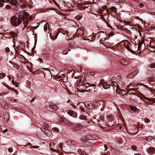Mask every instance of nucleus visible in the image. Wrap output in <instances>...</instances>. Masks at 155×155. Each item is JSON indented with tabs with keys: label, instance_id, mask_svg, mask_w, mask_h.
Listing matches in <instances>:
<instances>
[{
	"label": "nucleus",
	"instance_id": "9b49d317",
	"mask_svg": "<svg viewBox=\"0 0 155 155\" xmlns=\"http://www.w3.org/2000/svg\"><path fill=\"white\" fill-rule=\"evenodd\" d=\"M49 107L54 110H57L58 109L57 107L55 105H51L49 106Z\"/></svg>",
	"mask_w": 155,
	"mask_h": 155
},
{
	"label": "nucleus",
	"instance_id": "c756f323",
	"mask_svg": "<svg viewBox=\"0 0 155 155\" xmlns=\"http://www.w3.org/2000/svg\"><path fill=\"white\" fill-rule=\"evenodd\" d=\"M111 9L113 10V11H115L116 10V8L115 7H111Z\"/></svg>",
	"mask_w": 155,
	"mask_h": 155
},
{
	"label": "nucleus",
	"instance_id": "f03ea898",
	"mask_svg": "<svg viewBox=\"0 0 155 155\" xmlns=\"http://www.w3.org/2000/svg\"><path fill=\"white\" fill-rule=\"evenodd\" d=\"M41 130L48 137L50 138L52 137V134L51 131L43 128H41Z\"/></svg>",
	"mask_w": 155,
	"mask_h": 155
},
{
	"label": "nucleus",
	"instance_id": "79ce46f5",
	"mask_svg": "<svg viewBox=\"0 0 155 155\" xmlns=\"http://www.w3.org/2000/svg\"><path fill=\"white\" fill-rule=\"evenodd\" d=\"M128 44L129 45H130V43L129 42H127V45H128Z\"/></svg>",
	"mask_w": 155,
	"mask_h": 155
},
{
	"label": "nucleus",
	"instance_id": "2f4dec72",
	"mask_svg": "<svg viewBox=\"0 0 155 155\" xmlns=\"http://www.w3.org/2000/svg\"><path fill=\"white\" fill-rule=\"evenodd\" d=\"M90 138V139H92L91 136H87V138H86L87 139V138Z\"/></svg>",
	"mask_w": 155,
	"mask_h": 155
},
{
	"label": "nucleus",
	"instance_id": "412c9836",
	"mask_svg": "<svg viewBox=\"0 0 155 155\" xmlns=\"http://www.w3.org/2000/svg\"><path fill=\"white\" fill-rule=\"evenodd\" d=\"M8 150L9 152H12L13 150V149L11 147H9L8 148Z\"/></svg>",
	"mask_w": 155,
	"mask_h": 155
},
{
	"label": "nucleus",
	"instance_id": "c9c22d12",
	"mask_svg": "<svg viewBox=\"0 0 155 155\" xmlns=\"http://www.w3.org/2000/svg\"><path fill=\"white\" fill-rule=\"evenodd\" d=\"M7 131V130L6 129L5 130H3L4 133H5Z\"/></svg>",
	"mask_w": 155,
	"mask_h": 155
},
{
	"label": "nucleus",
	"instance_id": "a211bd4d",
	"mask_svg": "<svg viewBox=\"0 0 155 155\" xmlns=\"http://www.w3.org/2000/svg\"><path fill=\"white\" fill-rule=\"evenodd\" d=\"M125 0H114V1H115L117 2H125Z\"/></svg>",
	"mask_w": 155,
	"mask_h": 155
},
{
	"label": "nucleus",
	"instance_id": "423d86ee",
	"mask_svg": "<svg viewBox=\"0 0 155 155\" xmlns=\"http://www.w3.org/2000/svg\"><path fill=\"white\" fill-rule=\"evenodd\" d=\"M81 128V126L79 125H76L74 126L73 128V131H77L80 130Z\"/></svg>",
	"mask_w": 155,
	"mask_h": 155
},
{
	"label": "nucleus",
	"instance_id": "b1692460",
	"mask_svg": "<svg viewBox=\"0 0 155 155\" xmlns=\"http://www.w3.org/2000/svg\"><path fill=\"white\" fill-rule=\"evenodd\" d=\"M5 8L7 9H10V8H11V6L9 5H6L5 6Z\"/></svg>",
	"mask_w": 155,
	"mask_h": 155
},
{
	"label": "nucleus",
	"instance_id": "20e7f679",
	"mask_svg": "<svg viewBox=\"0 0 155 155\" xmlns=\"http://www.w3.org/2000/svg\"><path fill=\"white\" fill-rule=\"evenodd\" d=\"M5 1L15 7H16L17 6V0H5Z\"/></svg>",
	"mask_w": 155,
	"mask_h": 155
},
{
	"label": "nucleus",
	"instance_id": "bb28decb",
	"mask_svg": "<svg viewBox=\"0 0 155 155\" xmlns=\"http://www.w3.org/2000/svg\"><path fill=\"white\" fill-rule=\"evenodd\" d=\"M5 74L4 73H2L0 74V79L2 78V76H4Z\"/></svg>",
	"mask_w": 155,
	"mask_h": 155
},
{
	"label": "nucleus",
	"instance_id": "4be33fe9",
	"mask_svg": "<svg viewBox=\"0 0 155 155\" xmlns=\"http://www.w3.org/2000/svg\"><path fill=\"white\" fill-rule=\"evenodd\" d=\"M144 121L145 123H149L150 121V120L148 118H145L144 120Z\"/></svg>",
	"mask_w": 155,
	"mask_h": 155
},
{
	"label": "nucleus",
	"instance_id": "6ab92c4d",
	"mask_svg": "<svg viewBox=\"0 0 155 155\" xmlns=\"http://www.w3.org/2000/svg\"><path fill=\"white\" fill-rule=\"evenodd\" d=\"M52 129L53 130H54V131H55L56 132H58L59 131V129L58 128H56V127H53L52 128Z\"/></svg>",
	"mask_w": 155,
	"mask_h": 155
},
{
	"label": "nucleus",
	"instance_id": "c03bdc74",
	"mask_svg": "<svg viewBox=\"0 0 155 155\" xmlns=\"http://www.w3.org/2000/svg\"><path fill=\"white\" fill-rule=\"evenodd\" d=\"M81 155H84V154L83 153H82Z\"/></svg>",
	"mask_w": 155,
	"mask_h": 155
},
{
	"label": "nucleus",
	"instance_id": "a19ab883",
	"mask_svg": "<svg viewBox=\"0 0 155 155\" xmlns=\"http://www.w3.org/2000/svg\"><path fill=\"white\" fill-rule=\"evenodd\" d=\"M12 82L13 83L14 82H15L14 80H12Z\"/></svg>",
	"mask_w": 155,
	"mask_h": 155
},
{
	"label": "nucleus",
	"instance_id": "7c9ffc66",
	"mask_svg": "<svg viewBox=\"0 0 155 155\" xmlns=\"http://www.w3.org/2000/svg\"><path fill=\"white\" fill-rule=\"evenodd\" d=\"M68 53V52L66 51H64L62 52V54H66Z\"/></svg>",
	"mask_w": 155,
	"mask_h": 155
},
{
	"label": "nucleus",
	"instance_id": "7ed1b4c3",
	"mask_svg": "<svg viewBox=\"0 0 155 155\" xmlns=\"http://www.w3.org/2000/svg\"><path fill=\"white\" fill-rule=\"evenodd\" d=\"M131 47L132 52L133 51L137 52L139 50V45L137 44L134 45L132 46V44H131Z\"/></svg>",
	"mask_w": 155,
	"mask_h": 155
},
{
	"label": "nucleus",
	"instance_id": "09e8293b",
	"mask_svg": "<svg viewBox=\"0 0 155 155\" xmlns=\"http://www.w3.org/2000/svg\"><path fill=\"white\" fill-rule=\"evenodd\" d=\"M69 115H71V114H69Z\"/></svg>",
	"mask_w": 155,
	"mask_h": 155
},
{
	"label": "nucleus",
	"instance_id": "393cba45",
	"mask_svg": "<svg viewBox=\"0 0 155 155\" xmlns=\"http://www.w3.org/2000/svg\"><path fill=\"white\" fill-rule=\"evenodd\" d=\"M131 148H132V149L134 150H135L137 149L136 147L134 145L132 146Z\"/></svg>",
	"mask_w": 155,
	"mask_h": 155
},
{
	"label": "nucleus",
	"instance_id": "f704fd0d",
	"mask_svg": "<svg viewBox=\"0 0 155 155\" xmlns=\"http://www.w3.org/2000/svg\"><path fill=\"white\" fill-rule=\"evenodd\" d=\"M91 74L92 75H93L94 74V72H92L91 73Z\"/></svg>",
	"mask_w": 155,
	"mask_h": 155
},
{
	"label": "nucleus",
	"instance_id": "f257e3e1",
	"mask_svg": "<svg viewBox=\"0 0 155 155\" xmlns=\"http://www.w3.org/2000/svg\"><path fill=\"white\" fill-rule=\"evenodd\" d=\"M31 17L28 13L23 11L18 16V17L13 16L11 19L12 24L15 26L19 25H24V27L26 28L29 22L31 20Z\"/></svg>",
	"mask_w": 155,
	"mask_h": 155
},
{
	"label": "nucleus",
	"instance_id": "ddd939ff",
	"mask_svg": "<svg viewBox=\"0 0 155 155\" xmlns=\"http://www.w3.org/2000/svg\"><path fill=\"white\" fill-rule=\"evenodd\" d=\"M150 50L152 51H155V47L153 46L151 44H150Z\"/></svg>",
	"mask_w": 155,
	"mask_h": 155
},
{
	"label": "nucleus",
	"instance_id": "a878e982",
	"mask_svg": "<svg viewBox=\"0 0 155 155\" xmlns=\"http://www.w3.org/2000/svg\"><path fill=\"white\" fill-rule=\"evenodd\" d=\"M102 147L103 149L104 148V150H106L107 148V147L106 145H104V146H102Z\"/></svg>",
	"mask_w": 155,
	"mask_h": 155
},
{
	"label": "nucleus",
	"instance_id": "cd10ccee",
	"mask_svg": "<svg viewBox=\"0 0 155 155\" xmlns=\"http://www.w3.org/2000/svg\"><path fill=\"white\" fill-rule=\"evenodd\" d=\"M5 50L7 52H8L10 51L9 48L8 47L6 48Z\"/></svg>",
	"mask_w": 155,
	"mask_h": 155
},
{
	"label": "nucleus",
	"instance_id": "de8ad7c7",
	"mask_svg": "<svg viewBox=\"0 0 155 155\" xmlns=\"http://www.w3.org/2000/svg\"><path fill=\"white\" fill-rule=\"evenodd\" d=\"M69 115H71V114H69Z\"/></svg>",
	"mask_w": 155,
	"mask_h": 155
},
{
	"label": "nucleus",
	"instance_id": "aec40b11",
	"mask_svg": "<svg viewBox=\"0 0 155 155\" xmlns=\"http://www.w3.org/2000/svg\"><path fill=\"white\" fill-rule=\"evenodd\" d=\"M48 24H46L44 26V29L45 31H46L48 28Z\"/></svg>",
	"mask_w": 155,
	"mask_h": 155
},
{
	"label": "nucleus",
	"instance_id": "37998d69",
	"mask_svg": "<svg viewBox=\"0 0 155 155\" xmlns=\"http://www.w3.org/2000/svg\"><path fill=\"white\" fill-rule=\"evenodd\" d=\"M22 7H25V5H22Z\"/></svg>",
	"mask_w": 155,
	"mask_h": 155
},
{
	"label": "nucleus",
	"instance_id": "49530a36",
	"mask_svg": "<svg viewBox=\"0 0 155 155\" xmlns=\"http://www.w3.org/2000/svg\"><path fill=\"white\" fill-rule=\"evenodd\" d=\"M121 128V127H120V128Z\"/></svg>",
	"mask_w": 155,
	"mask_h": 155
},
{
	"label": "nucleus",
	"instance_id": "0eeeda50",
	"mask_svg": "<svg viewBox=\"0 0 155 155\" xmlns=\"http://www.w3.org/2000/svg\"><path fill=\"white\" fill-rule=\"evenodd\" d=\"M66 143L68 145L73 146L75 144V142L73 140H69L66 142Z\"/></svg>",
	"mask_w": 155,
	"mask_h": 155
},
{
	"label": "nucleus",
	"instance_id": "473e14b6",
	"mask_svg": "<svg viewBox=\"0 0 155 155\" xmlns=\"http://www.w3.org/2000/svg\"><path fill=\"white\" fill-rule=\"evenodd\" d=\"M139 6L141 7V8H142L143 7V5L142 4H140L139 5Z\"/></svg>",
	"mask_w": 155,
	"mask_h": 155
},
{
	"label": "nucleus",
	"instance_id": "c85d7f7f",
	"mask_svg": "<svg viewBox=\"0 0 155 155\" xmlns=\"http://www.w3.org/2000/svg\"><path fill=\"white\" fill-rule=\"evenodd\" d=\"M44 127L45 128H48V125L47 124L45 123L44 124Z\"/></svg>",
	"mask_w": 155,
	"mask_h": 155
},
{
	"label": "nucleus",
	"instance_id": "2eb2a0df",
	"mask_svg": "<svg viewBox=\"0 0 155 155\" xmlns=\"http://www.w3.org/2000/svg\"><path fill=\"white\" fill-rule=\"evenodd\" d=\"M11 35H12V36L13 37H14V38L16 37V36H17V34L15 32H13L11 31Z\"/></svg>",
	"mask_w": 155,
	"mask_h": 155
},
{
	"label": "nucleus",
	"instance_id": "39448f33",
	"mask_svg": "<svg viewBox=\"0 0 155 155\" xmlns=\"http://www.w3.org/2000/svg\"><path fill=\"white\" fill-rule=\"evenodd\" d=\"M148 151L150 154H153L155 153V148L153 147H150L148 149Z\"/></svg>",
	"mask_w": 155,
	"mask_h": 155
},
{
	"label": "nucleus",
	"instance_id": "e433bc0d",
	"mask_svg": "<svg viewBox=\"0 0 155 155\" xmlns=\"http://www.w3.org/2000/svg\"><path fill=\"white\" fill-rule=\"evenodd\" d=\"M62 121H63L64 122H65V121H66V120L65 119L63 118L62 119Z\"/></svg>",
	"mask_w": 155,
	"mask_h": 155
},
{
	"label": "nucleus",
	"instance_id": "4c0bfd02",
	"mask_svg": "<svg viewBox=\"0 0 155 155\" xmlns=\"http://www.w3.org/2000/svg\"><path fill=\"white\" fill-rule=\"evenodd\" d=\"M72 45H72V44H69V46L70 47H71V46H72Z\"/></svg>",
	"mask_w": 155,
	"mask_h": 155
},
{
	"label": "nucleus",
	"instance_id": "1a4fd4ad",
	"mask_svg": "<svg viewBox=\"0 0 155 155\" xmlns=\"http://www.w3.org/2000/svg\"><path fill=\"white\" fill-rule=\"evenodd\" d=\"M92 139L87 138L88 140H95L99 139V137L96 135H93L91 136Z\"/></svg>",
	"mask_w": 155,
	"mask_h": 155
},
{
	"label": "nucleus",
	"instance_id": "a18cd8bd",
	"mask_svg": "<svg viewBox=\"0 0 155 155\" xmlns=\"http://www.w3.org/2000/svg\"><path fill=\"white\" fill-rule=\"evenodd\" d=\"M147 87V88H149V87Z\"/></svg>",
	"mask_w": 155,
	"mask_h": 155
},
{
	"label": "nucleus",
	"instance_id": "5701e85b",
	"mask_svg": "<svg viewBox=\"0 0 155 155\" xmlns=\"http://www.w3.org/2000/svg\"><path fill=\"white\" fill-rule=\"evenodd\" d=\"M126 48L129 51L131 52H132L131 49H130L129 48V46H126Z\"/></svg>",
	"mask_w": 155,
	"mask_h": 155
},
{
	"label": "nucleus",
	"instance_id": "58836bf2",
	"mask_svg": "<svg viewBox=\"0 0 155 155\" xmlns=\"http://www.w3.org/2000/svg\"><path fill=\"white\" fill-rule=\"evenodd\" d=\"M7 77L9 78H11V77L10 76V75H8Z\"/></svg>",
	"mask_w": 155,
	"mask_h": 155
},
{
	"label": "nucleus",
	"instance_id": "4468645a",
	"mask_svg": "<svg viewBox=\"0 0 155 155\" xmlns=\"http://www.w3.org/2000/svg\"><path fill=\"white\" fill-rule=\"evenodd\" d=\"M5 0H0V7H2L4 5L3 3L5 2Z\"/></svg>",
	"mask_w": 155,
	"mask_h": 155
},
{
	"label": "nucleus",
	"instance_id": "f8f14e48",
	"mask_svg": "<svg viewBox=\"0 0 155 155\" xmlns=\"http://www.w3.org/2000/svg\"><path fill=\"white\" fill-rule=\"evenodd\" d=\"M137 73H135V74L133 73L132 72L130 73L129 74H128L127 75V77L129 78H131L132 77H133L134 75H136Z\"/></svg>",
	"mask_w": 155,
	"mask_h": 155
},
{
	"label": "nucleus",
	"instance_id": "72a5a7b5",
	"mask_svg": "<svg viewBox=\"0 0 155 155\" xmlns=\"http://www.w3.org/2000/svg\"><path fill=\"white\" fill-rule=\"evenodd\" d=\"M39 60H40V62L41 63H42V59H41V58H40L39 59Z\"/></svg>",
	"mask_w": 155,
	"mask_h": 155
},
{
	"label": "nucleus",
	"instance_id": "f3484780",
	"mask_svg": "<svg viewBox=\"0 0 155 155\" xmlns=\"http://www.w3.org/2000/svg\"><path fill=\"white\" fill-rule=\"evenodd\" d=\"M150 68L151 69H153L155 68V63H152L150 66Z\"/></svg>",
	"mask_w": 155,
	"mask_h": 155
},
{
	"label": "nucleus",
	"instance_id": "dca6fc26",
	"mask_svg": "<svg viewBox=\"0 0 155 155\" xmlns=\"http://www.w3.org/2000/svg\"><path fill=\"white\" fill-rule=\"evenodd\" d=\"M130 109L131 110L135 111L137 110V108L135 106H132L130 107Z\"/></svg>",
	"mask_w": 155,
	"mask_h": 155
},
{
	"label": "nucleus",
	"instance_id": "9d476101",
	"mask_svg": "<svg viewBox=\"0 0 155 155\" xmlns=\"http://www.w3.org/2000/svg\"><path fill=\"white\" fill-rule=\"evenodd\" d=\"M9 114L8 113H5L4 115V119L5 122L8 121V119L9 118Z\"/></svg>",
	"mask_w": 155,
	"mask_h": 155
},
{
	"label": "nucleus",
	"instance_id": "8fccbe9b",
	"mask_svg": "<svg viewBox=\"0 0 155 155\" xmlns=\"http://www.w3.org/2000/svg\"><path fill=\"white\" fill-rule=\"evenodd\" d=\"M69 115H71V114H69Z\"/></svg>",
	"mask_w": 155,
	"mask_h": 155
},
{
	"label": "nucleus",
	"instance_id": "6e6552de",
	"mask_svg": "<svg viewBox=\"0 0 155 155\" xmlns=\"http://www.w3.org/2000/svg\"><path fill=\"white\" fill-rule=\"evenodd\" d=\"M120 62L121 64L124 65H127L129 64L128 61L125 59L121 60Z\"/></svg>",
	"mask_w": 155,
	"mask_h": 155
},
{
	"label": "nucleus",
	"instance_id": "ea45409f",
	"mask_svg": "<svg viewBox=\"0 0 155 155\" xmlns=\"http://www.w3.org/2000/svg\"><path fill=\"white\" fill-rule=\"evenodd\" d=\"M136 155H141L140 153H136Z\"/></svg>",
	"mask_w": 155,
	"mask_h": 155
}]
</instances>
